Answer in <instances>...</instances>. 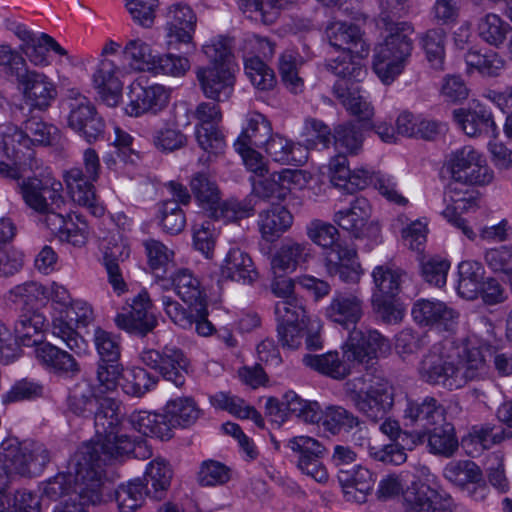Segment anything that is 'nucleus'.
<instances>
[{
    "instance_id": "35",
    "label": "nucleus",
    "mask_w": 512,
    "mask_h": 512,
    "mask_svg": "<svg viewBox=\"0 0 512 512\" xmlns=\"http://www.w3.org/2000/svg\"><path fill=\"white\" fill-rule=\"evenodd\" d=\"M75 354L45 342L35 349L37 360L50 372L57 375L74 376L80 372Z\"/></svg>"
},
{
    "instance_id": "34",
    "label": "nucleus",
    "mask_w": 512,
    "mask_h": 512,
    "mask_svg": "<svg viewBox=\"0 0 512 512\" xmlns=\"http://www.w3.org/2000/svg\"><path fill=\"white\" fill-rule=\"evenodd\" d=\"M338 481L346 501L362 504L371 493L375 479L369 469L357 466L352 470L340 469Z\"/></svg>"
},
{
    "instance_id": "54",
    "label": "nucleus",
    "mask_w": 512,
    "mask_h": 512,
    "mask_svg": "<svg viewBox=\"0 0 512 512\" xmlns=\"http://www.w3.org/2000/svg\"><path fill=\"white\" fill-rule=\"evenodd\" d=\"M322 424L330 433L336 435L341 432H350L352 430L361 432L363 422L351 411L342 406H327L322 410Z\"/></svg>"
},
{
    "instance_id": "61",
    "label": "nucleus",
    "mask_w": 512,
    "mask_h": 512,
    "mask_svg": "<svg viewBox=\"0 0 512 512\" xmlns=\"http://www.w3.org/2000/svg\"><path fill=\"white\" fill-rule=\"evenodd\" d=\"M477 30L483 41L498 48L504 43L512 28L499 15L488 13L479 19Z\"/></svg>"
},
{
    "instance_id": "45",
    "label": "nucleus",
    "mask_w": 512,
    "mask_h": 512,
    "mask_svg": "<svg viewBox=\"0 0 512 512\" xmlns=\"http://www.w3.org/2000/svg\"><path fill=\"white\" fill-rule=\"evenodd\" d=\"M460 353L457 360V375L462 379L461 388L469 381L483 378L487 374L485 355L480 347H456Z\"/></svg>"
},
{
    "instance_id": "6",
    "label": "nucleus",
    "mask_w": 512,
    "mask_h": 512,
    "mask_svg": "<svg viewBox=\"0 0 512 512\" xmlns=\"http://www.w3.org/2000/svg\"><path fill=\"white\" fill-rule=\"evenodd\" d=\"M460 357L453 342L446 340L435 343L423 356L418 366L422 381L441 386L448 390L461 388L462 378L457 375V360Z\"/></svg>"
},
{
    "instance_id": "39",
    "label": "nucleus",
    "mask_w": 512,
    "mask_h": 512,
    "mask_svg": "<svg viewBox=\"0 0 512 512\" xmlns=\"http://www.w3.org/2000/svg\"><path fill=\"white\" fill-rule=\"evenodd\" d=\"M369 183H373L379 193L388 201L398 205H406L408 200L398 193L396 182L390 176L375 175L367 169L351 170V176L343 181V186L351 184L357 189H364Z\"/></svg>"
},
{
    "instance_id": "40",
    "label": "nucleus",
    "mask_w": 512,
    "mask_h": 512,
    "mask_svg": "<svg viewBox=\"0 0 512 512\" xmlns=\"http://www.w3.org/2000/svg\"><path fill=\"white\" fill-rule=\"evenodd\" d=\"M293 222L292 214L280 203H271L259 213L258 225L262 237L269 242L278 239Z\"/></svg>"
},
{
    "instance_id": "15",
    "label": "nucleus",
    "mask_w": 512,
    "mask_h": 512,
    "mask_svg": "<svg viewBox=\"0 0 512 512\" xmlns=\"http://www.w3.org/2000/svg\"><path fill=\"white\" fill-rule=\"evenodd\" d=\"M278 342L283 348L297 349L305 336L306 310L303 302H276Z\"/></svg>"
},
{
    "instance_id": "57",
    "label": "nucleus",
    "mask_w": 512,
    "mask_h": 512,
    "mask_svg": "<svg viewBox=\"0 0 512 512\" xmlns=\"http://www.w3.org/2000/svg\"><path fill=\"white\" fill-rule=\"evenodd\" d=\"M103 397L97 396L88 382L78 383L68 397L69 410L80 417H91L101 404Z\"/></svg>"
},
{
    "instance_id": "16",
    "label": "nucleus",
    "mask_w": 512,
    "mask_h": 512,
    "mask_svg": "<svg viewBox=\"0 0 512 512\" xmlns=\"http://www.w3.org/2000/svg\"><path fill=\"white\" fill-rule=\"evenodd\" d=\"M287 447L295 454L297 468L318 483L328 480V472L322 463L326 448L309 436H295L287 441Z\"/></svg>"
},
{
    "instance_id": "25",
    "label": "nucleus",
    "mask_w": 512,
    "mask_h": 512,
    "mask_svg": "<svg viewBox=\"0 0 512 512\" xmlns=\"http://www.w3.org/2000/svg\"><path fill=\"white\" fill-rule=\"evenodd\" d=\"M200 410L189 397L177 398L166 403L162 413V441L174 436V429L186 428L199 418Z\"/></svg>"
},
{
    "instance_id": "14",
    "label": "nucleus",
    "mask_w": 512,
    "mask_h": 512,
    "mask_svg": "<svg viewBox=\"0 0 512 512\" xmlns=\"http://www.w3.org/2000/svg\"><path fill=\"white\" fill-rule=\"evenodd\" d=\"M194 117L199 121L195 126L197 142L209 154L206 159L200 157L199 161L206 162L210 160V155L216 156L225 146L224 136L218 129L222 113L217 104L201 102L196 107Z\"/></svg>"
},
{
    "instance_id": "28",
    "label": "nucleus",
    "mask_w": 512,
    "mask_h": 512,
    "mask_svg": "<svg viewBox=\"0 0 512 512\" xmlns=\"http://www.w3.org/2000/svg\"><path fill=\"white\" fill-rule=\"evenodd\" d=\"M326 35L331 46L344 52L358 57H364L369 52L359 26L354 23L334 21L326 27Z\"/></svg>"
},
{
    "instance_id": "33",
    "label": "nucleus",
    "mask_w": 512,
    "mask_h": 512,
    "mask_svg": "<svg viewBox=\"0 0 512 512\" xmlns=\"http://www.w3.org/2000/svg\"><path fill=\"white\" fill-rule=\"evenodd\" d=\"M371 217V206L364 197L355 198L349 208L335 212L333 221L354 238L366 236L368 220Z\"/></svg>"
},
{
    "instance_id": "27",
    "label": "nucleus",
    "mask_w": 512,
    "mask_h": 512,
    "mask_svg": "<svg viewBox=\"0 0 512 512\" xmlns=\"http://www.w3.org/2000/svg\"><path fill=\"white\" fill-rule=\"evenodd\" d=\"M125 72V68L121 69L112 60L103 59L93 74L94 87L101 100L109 107L117 106L120 101L123 89L120 76Z\"/></svg>"
},
{
    "instance_id": "9",
    "label": "nucleus",
    "mask_w": 512,
    "mask_h": 512,
    "mask_svg": "<svg viewBox=\"0 0 512 512\" xmlns=\"http://www.w3.org/2000/svg\"><path fill=\"white\" fill-rule=\"evenodd\" d=\"M83 168L73 167L65 172L64 180L72 200L88 211L100 217L104 214L103 206L97 203L94 182L100 176L101 165L98 153L93 148L83 152Z\"/></svg>"
},
{
    "instance_id": "8",
    "label": "nucleus",
    "mask_w": 512,
    "mask_h": 512,
    "mask_svg": "<svg viewBox=\"0 0 512 512\" xmlns=\"http://www.w3.org/2000/svg\"><path fill=\"white\" fill-rule=\"evenodd\" d=\"M3 473H16L21 476H38L50 462V453L43 443L36 441L20 442L15 437L2 441Z\"/></svg>"
},
{
    "instance_id": "4",
    "label": "nucleus",
    "mask_w": 512,
    "mask_h": 512,
    "mask_svg": "<svg viewBox=\"0 0 512 512\" xmlns=\"http://www.w3.org/2000/svg\"><path fill=\"white\" fill-rule=\"evenodd\" d=\"M211 65L197 70V79L204 95L214 101L227 100L233 90L234 77L230 69V41L221 37L203 46Z\"/></svg>"
},
{
    "instance_id": "31",
    "label": "nucleus",
    "mask_w": 512,
    "mask_h": 512,
    "mask_svg": "<svg viewBox=\"0 0 512 512\" xmlns=\"http://www.w3.org/2000/svg\"><path fill=\"white\" fill-rule=\"evenodd\" d=\"M452 114L457 125L470 137L495 133L496 125L492 113L481 103H473L468 109H455Z\"/></svg>"
},
{
    "instance_id": "11",
    "label": "nucleus",
    "mask_w": 512,
    "mask_h": 512,
    "mask_svg": "<svg viewBox=\"0 0 512 512\" xmlns=\"http://www.w3.org/2000/svg\"><path fill=\"white\" fill-rule=\"evenodd\" d=\"M93 342L99 356L96 376L101 392L114 391L123 374L120 338L101 327L94 330Z\"/></svg>"
},
{
    "instance_id": "23",
    "label": "nucleus",
    "mask_w": 512,
    "mask_h": 512,
    "mask_svg": "<svg viewBox=\"0 0 512 512\" xmlns=\"http://www.w3.org/2000/svg\"><path fill=\"white\" fill-rule=\"evenodd\" d=\"M167 264L162 275V289L173 288L176 294L190 306L197 307L207 301L206 293L198 278L186 268L170 271Z\"/></svg>"
},
{
    "instance_id": "12",
    "label": "nucleus",
    "mask_w": 512,
    "mask_h": 512,
    "mask_svg": "<svg viewBox=\"0 0 512 512\" xmlns=\"http://www.w3.org/2000/svg\"><path fill=\"white\" fill-rule=\"evenodd\" d=\"M363 378H355L346 383V394L354 407L373 422L385 418L393 406V389L388 383H376L366 391L357 388V382Z\"/></svg>"
},
{
    "instance_id": "24",
    "label": "nucleus",
    "mask_w": 512,
    "mask_h": 512,
    "mask_svg": "<svg viewBox=\"0 0 512 512\" xmlns=\"http://www.w3.org/2000/svg\"><path fill=\"white\" fill-rule=\"evenodd\" d=\"M326 317L345 329L355 328L363 316V300L356 292L335 291L325 309Z\"/></svg>"
},
{
    "instance_id": "41",
    "label": "nucleus",
    "mask_w": 512,
    "mask_h": 512,
    "mask_svg": "<svg viewBox=\"0 0 512 512\" xmlns=\"http://www.w3.org/2000/svg\"><path fill=\"white\" fill-rule=\"evenodd\" d=\"M58 216L60 223L52 225L50 221L45 227L61 242H67L76 247L85 245L88 239V225L84 218L81 215H75V222L73 217L66 213L65 208Z\"/></svg>"
},
{
    "instance_id": "52",
    "label": "nucleus",
    "mask_w": 512,
    "mask_h": 512,
    "mask_svg": "<svg viewBox=\"0 0 512 512\" xmlns=\"http://www.w3.org/2000/svg\"><path fill=\"white\" fill-rule=\"evenodd\" d=\"M372 277L376 287L374 294H383L387 297H396L408 279L404 270L388 264L376 266L373 269Z\"/></svg>"
},
{
    "instance_id": "43",
    "label": "nucleus",
    "mask_w": 512,
    "mask_h": 512,
    "mask_svg": "<svg viewBox=\"0 0 512 512\" xmlns=\"http://www.w3.org/2000/svg\"><path fill=\"white\" fill-rule=\"evenodd\" d=\"M272 134L269 120L261 113L251 112L247 114L246 126L234 142L235 150H242L246 146L262 148Z\"/></svg>"
},
{
    "instance_id": "30",
    "label": "nucleus",
    "mask_w": 512,
    "mask_h": 512,
    "mask_svg": "<svg viewBox=\"0 0 512 512\" xmlns=\"http://www.w3.org/2000/svg\"><path fill=\"white\" fill-rule=\"evenodd\" d=\"M405 419L422 431L441 424L446 419L445 407L434 397L426 396L421 400H409L404 410Z\"/></svg>"
},
{
    "instance_id": "62",
    "label": "nucleus",
    "mask_w": 512,
    "mask_h": 512,
    "mask_svg": "<svg viewBox=\"0 0 512 512\" xmlns=\"http://www.w3.org/2000/svg\"><path fill=\"white\" fill-rule=\"evenodd\" d=\"M52 333L55 337L61 339L76 356H81L86 352V341L73 327V321L66 317L65 311H61L59 316L53 319Z\"/></svg>"
},
{
    "instance_id": "56",
    "label": "nucleus",
    "mask_w": 512,
    "mask_h": 512,
    "mask_svg": "<svg viewBox=\"0 0 512 512\" xmlns=\"http://www.w3.org/2000/svg\"><path fill=\"white\" fill-rule=\"evenodd\" d=\"M482 474L480 467L471 460H453L443 469V477L462 490L470 483L481 482Z\"/></svg>"
},
{
    "instance_id": "48",
    "label": "nucleus",
    "mask_w": 512,
    "mask_h": 512,
    "mask_svg": "<svg viewBox=\"0 0 512 512\" xmlns=\"http://www.w3.org/2000/svg\"><path fill=\"white\" fill-rule=\"evenodd\" d=\"M266 153L273 161L285 165H300L306 161L307 156L303 155V148L278 133H272L267 143L263 144Z\"/></svg>"
},
{
    "instance_id": "44",
    "label": "nucleus",
    "mask_w": 512,
    "mask_h": 512,
    "mask_svg": "<svg viewBox=\"0 0 512 512\" xmlns=\"http://www.w3.org/2000/svg\"><path fill=\"white\" fill-rule=\"evenodd\" d=\"M0 465V512H41L40 497L29 490H17L13 495L5 493L6 476Z\"/></svg>"
},
{
    "instance_id": "53",
    "label": "nucleus",
    "mask_w": 512,
    "mask_h": 512,
    "mask_svg": "<svg viewBox=\"0 0 512 512\" xmlns=\"http://www.w3.org/2000/svg\"><path fill=\"white\" fill-rule=\"evenodd\" d=\"M189 360L183 351L174 346H165L162 351V378L176 387H182L188 374Z\"/></svg>"
},
{
    "instance_id": "37",
    "label": "nucleus",
    "mask_w": 512,
    "mask_h": 512,
    "mask_svg": "<svg viewBox=\"0 0 512 512\" xmlns=\"http://www.w3.org/2000/svg\"><path fill=\"white\" fill-rule=\"evenodd\" d=\"M222 278L252 283L257 278V271L251 256L239 247H232L226 253L220 267Z\"/></svg>"
},
{
    "instance_id": "50",
    "label": "nucleus",
    "mask_w": 512,
    "mask_h": 512,
    "mask_svg": "<svg viewBox=\"0 0 512 512\" xmlns=\"http://www.w3.org/2000/svg\"><path fill=\"white\" fill-rule=\"evenodd\" d=\"M77 453L74 455L68 472H60L44 481L40 485L42 494L52 501H56L65 495L72 499H78L75 492V476L78 470Z\"/></svg>"
},
{
    "instance_id": "29",
    "label": "nucleus",
    "mask_w": 512,
    "mask_h": 512,
    "mask_svg": "<svg viewBox=\"0 0 512 512\" xmlns=\"http://www.w3.org/2000/svg\"><path fill=\"white\" fill-rule=\"evenodd\" d=\"M167 35L169 44L189 46L193 43V34L196 26V15L192 9L185 4L176 3L167 12Z\"/></svg>"
},
{
    "instance_id": "10",
    "label": "nucleus",
    "mask_w": 512,
    "mask_h": 512,
    "mask_svg": "<svg viewBox=\"0 0 512 512\" xmlns=\"http://www.w3.org/2000/svg\"><path fill=\"white\" fill-rule=\"evenodd\" d=\"M190 187L199 204L209 211L210 216L215 220L232 222L253 214L254 205L251 203V199L242 201L231 199L220 202L216 183L205 173H196L190 181Z\"/></svg>"
},
{
    "instance_id": "46",
    "label": "nucleus",
    "mask_w": 512,
    "mask_h": 512,
    "mask_svg": "<svg viewBox=\"0 0 512 512\" xmlns=\"http://www.w3.org/2000/svg\"><path fill=\"white\" fill-rule=\"evenodd\" d=\"M46 325V318L37 311H30L21 314L14 325L15 340L19 347L35 346L42 344V331Z\"/></svg>"
},
{
    "instance_id": "21",
    "label": "nucleus",
    "mask_w": 512,
    "mask_h": 512,
    "mask_svg": "<svg viewBox=\"0 0 512 512\" xmlns=\"http://www.w3.org/2000/svg\"><path fill=\"white\" fill-rule=\"evenodd\" d=\"M18 73L17 82L30 109L46 110L57 95L54 84L43 73L29 70Z\"/></svg>"
},
{
    "instance_id": "32",
    "label": "nucleus",
    "mask_w": 512,
    "mask_h": 512,
    "mask_svg": "<svg viewBox=\"0 0 512 512\" xmlns=\"http://www.w3.org/2000/svg\"><path fill=\"white\" fill-rule=\"evenodd\" d=\"M167 189L173 200L162 203V227L173 235L180 233L185 227L186 218L179 204H188L191 196L185 186L174 181L167 184Z\"/></svg>"
},
{
    "instance_id": "64",
    "label": "nucleus",
    "mask_w": 512,
    "mask_h": 512,
    "mask_svg": "<svg viewBox=\"0 0 512 512\" xmlns=\"http://www.w3.org/2000/svg\"><path fill=\"white\" fill-rule=\"evenodd\" d=\"M446 32L443 28L426 31L420 37V43L425 51L430 66L435 70H443L445 58Z\"/></svg>"
},
{
    "instance_id": "49",
    "label": "nucleus",
    "mask_w": 512,
    "mask_h": 512,
    "mask_svg": "<svg viewBox=\"0 0 512 512\" xmlns=\"http://www.w3.org/2000/svg\"><path fill=\"white\" fill-rule=\"evenodd\" d=\"M130 255V248L124 242L113 243L106 247L103 263L107 271L109 283L113 290L122 294L127 291V285L123 279L120 262H124Z\"/></svg>"
},
{
    "instance_id": "19",
    "label": "nucleus",
    "mask_w": 512,
    "mask_h": 512,
    "mask_svg": "<svg viewBox=\"0 0 512 512\" xmlns=\"http://www.w3.org/2000/svg\"><path fill=\"white\" fill-rule=\"evenodd\" d=\"M67 122L89 144L104 138L105 122L88 98H79L73 103Z\"/></svg>"
},
{
    "instance_id": "63",
    "label": "nucleus",
    "mask_w": 512,
    "mask_h": 512,
    "mask_svg": "<svg viewBox=\"0 0 512 512\" xmlns=\"http://www.w3.org/2000/svg\"><path fill=\"white\" fill-rule=\"evenodd\" d=\"M303 64L302 56L295 50H286L279 58V73L286 88L294 94L303 89V80L298 69Z\"/></svg>"
},
{
    "instance_id": "60",
    "label": "nucleus",
    "mask_w": 512,
    "mask_h": 512,
    "mask_svg": "<svg viewBox=\"0 0 512 512\" xmlns=\"http://www.w3.org/2000/svg\"><path fill=\"white\" fill-rule=\"evenodd\" d=\"M166 48V53L162 55V74L173 77L184 76L190 68L187 55L195 49V45L193 43H189V46L170 45L169 39H166Z\"/></svg>"
},
{
    "instance_id": "26",
    "label": "nucleus",
    "mask_w": 512,
    "mask_h": 512,
    "mask_svg": "<svg viewBox=\"0 0 512 512\" xmlns=\"http://www.w3.org/2000/svg\"><path fill=\"white\" fill-rule=\"evenodd\" d=\"M406 512H457L450 497L443 498L437 490L424 483H412L404 494Z\"/></svg>"
},
{
    "instance_id": "38",
    "label": "nucleus",
    "mask_w": 512,
    "mask_h": 512,
    "mask_svg": "<svg viewBox=\"0 0 512 512\" xmlns=\"http://www.w3.org/2000/svg\"><path fill=\"white\" fill-rule=\"evenodd\" d=\"M159 95L160 86L157 83L149 85L148 78L141 76L137 82L133 83L130 87V101L125 108L126 113L134 117H138L150 111L156 114L157 110L154 108L157 105Z\"/></svg>"
},
{
    "instance_id": "18",
    "label": "nucleus",
    "mask_w": 512,
    "mask_h": 512,
    "mask_svg": "<svg viewBox=\"0 0 512 512\" xmlns=\"http://www.w3.org/2000/svg\"><path fill=\"white\" fill-rule=\"evenodd\" d=\"M129 306L130 310L127 313H120L115 317L117 327L130 334L145 337L158 324L147 291L142 290L133 297Z\"/></svg>"
},
{
    "instance_id": "36",
    "label": "nucleus",
    "mask_w": 512,
    "mask_h": 512,
    "mask_svg": "<svg viewBox=\"0 0 512 512\" xmlns=\"http://www.w3.org/2000/svg\"><path fill=\"white\" fill-rule=\"evenodd\" d=\"M122 54L128 61V66L135 72H148L157 76L160 68V56L150 44L140 38L126 42Z\"/></svg>"
},
{
    "instance_id": "47",
    "label": "nucleus",
    "mask_w": 512,
    "mask_h": 512,
    "mask_svg": "<svg viewBox=\"0 0 512 512\" xmlns=\"http://www.w3.org/2000/svg\"><path fill=\"white\" fill-rule=\"evenodd\" d=\"M506 438L505 430L492 424L475 425L468 436L462 439V446L466 452L474 457L482 450L490 449Z\"/></svg>"
},
{
    "instance_id": "17",
    "label": "nucleus",
    "mask_w": 512,
    "mask_h": 512,
    "mask_svg": "<svg viewBox=\"0 0 512 512\" xmlns=\"http://www.w3.org/2000/svg\"><path fill=\"white\" fill-rule=\"evenodd\" d=\"M305 183L306 174L301 170L284 169L281 172L272 173L253 185V196L250 198L253 208L258 204L257 201L253 203L254 198L270 204L275 203L274 200L282 201L294 187H302Z\"/></svg>"
},
{
    "instance_id": "1",
    "label": "nucleus",
    "mask_w": 512,
    "mask_h": 512,
    "mask_svg": "<svg viewBox=\"0 0 512 512\" xmlns=\"http://www.w3.org/2000/svg\"><path fill=\"white\" fill-rule=\"evenodd\" d=\"M94 416L95 437L77 451V466L98 472L103 478L104 466L133 454L135 458L151 456L146 441H136L120 434L122 417L117 401L103 397Z\"/></svg>"
},
{
    "instance_id": "42",
    "label": "nucleus",
    "mask_w": 512,
    "mask_h": 512,
    "mask_svg": "<svg viewBox=\"0 0 512 512\" xmlns=\"http://www.w3.org/2000/svg\"><path fill=\"white\" fill-rule=\"evenodd\" d=\"M426 442L428 452L432 455L444 458L453 457L459 449V441L456 436L455 427L446 419L427 431Z\"/></svg>"
},
{
    "instance_id": "13",
    "label": "nucleus",
    "mask_w": 512,
    "mask_h": 512,
    "mask_svg": "<svg viewBox=\"0 0 512 512\" xmlns=\"http://www.w3.org/2000/svg\"><path fill=\"white\" fill-rule=\"evenodd\" d=\"M160 490V460L151 461L142 478L121 484L115 491V500L121 512H134L144 502L146 496L158 499Z\"/></svg>"
},
{
    "instance_id": "22",
    "label": "nucleus",
    "mask_w": 512,
    "mask_h": 512,
    "mask_svg": "<svg viewBox=\"0 0 512 512\" xmlns=\"http://www.w3.org/2000/svg\"><path fill=\"white\" fill-rule=\"evenodd\" d=\"M412 317L422 326L434 327L440 331H453L459 314L439 300L419 299L412 307Z\"/></svg>"
},
{
    "instance_id": "5",
    "label": "nucleus",
    "mask_w": 512,
    "mask_h": 512,
    "mask_svg": "<svg viewBox=\"0 0 512 512\" xmlns=\"http://www.w3.org/2000/svg\"><path fill=\"white\" fill-rule=\"evenodd\" d=\"M17 187L26 206L39 216L44 226L50 221L52 225L60 223L58 214L66 207L60 181L48 176L29 177L18 182Z\"/></svg>"
},
{
    "instance_id": "3",
    "label": "nucleus",
    "mask_w": 512,
    "mask_h": 512,
    "mask_svg": "<svg viewBox=\"0 0 512 512\" xmlns=\"http://www.w3.org/2000/svg\"><path fill=\"white\" fill-rule=\"evenodd\" d=\"M308 237L323 248V262L329 276H338L344 283H357L362 274L357 252L339 241V232L331 223L314 220Z\"/></svg>"
},
{
    "instance_id": "58",
    "label": "nucleus",
    "mask_w": 512,
    "mask_h": 512,
    "mask_svg": "<svg viewBox=\"0 0 512 512\" xmlns=\"http://www.w3.org/2000/svg\"><path fill=\"white\" fill-rule=\"evenodd\" d=\"M333 144L338 152L357 155L363 147L364 135L361 127L354 122L338 124L333 129Z\"/></svg>"
},
{
    "instance_id": "2",
    "label": "nucleus",
    "mask_w": 512,
    "mask_h": 512,
    "mask_svg": "<svg viewBox=\"0 0 512 512\" xmlns=\"http://www.w3.org/2000/svg\"><path fill=\"white\" fill-rule=\"evenodd\" d=\"M342 357L338 351H329L319 355H305L303 363L318 373L334 380H343L349 376L355 366L371 368L379 355L390 350L389 341L376 330L352 329L342 346Z\"/></svg>"
},
{
    "instance_id": "51",
    "label": "nucleus",
    "mask_w": 512,
    "mask_h": 512,
    "mask_svg": "<svg viewBox=\"0 0 512 512\" xmlns=\"http://www.w3.org/2000/svg\"><path fill=\"white\" fill-rule=\"evenodd\" d=\"M483 266L472 260H465L458 265V294L467 300H474L479 296L483 284Z\"/></svg>"
},
{
    "instance_id": "59",
    "label": "nucleus",
    "mask_w": 512,
    "mask_h": 512,
    "mask_svg": "<svg viewBox=\"0 0 512 512\" xmlns=\"http://www.w3.org/2000/svg\"><path fill=\"white\" fill-rule=\"evenodd\" d=\"M308 255V245L303 243L288 242L283 244L271 259V268L274 274L294 271L296 267L305 261Z\"/></svg>"
},
{
    "instance_id": "20",
    "label": "nucleus",
    "mask_w": 512,
    "mask_h": 512,
    "mask_svg": "<svg viewBox=\"0 0 512 512\" xmlns=\"http://www.w3.org/2000/svg\"><path fill=\"white\" fill-rule=\"evenodd\" d=\"M102 477L95 471L78 468L75 476V492L79 499L69 498L55 507L53 512H86L85 507L96 505L102 499Z\"/></svg>"
},
{
    "instance_id": "55",
    "label": "nucleus",
    "mask_w": 512,
    "mask_h": 512,
    "mask_svg": "<svg viewBox=\"0 0 512 512\" xmlns=\"http://www.w3.org/2000/svg\"><path fill=\"white\" fill-rule=\"evenodd\" d=\"M326 71L337 76L343 85L349 86V82H360L366 76V68L354 60L352 54L344 52L343 55L327 60L324 64Z\"/></svg>"
},
{
    "instance_id": "7",
    "label": "nucleus",
    "mask_w": 512,
    "mask_h": 512,
    "mask_svg": "<svg viewBox=\"0 0 512 512\" xmlns=\"http://www.w3.org/2000/svg\"><path fill=\"white\" fill-rule=\"evenodd\" d=\"M59 130L43 120L41 115L30 109L19 127H8L0 141V149L8 158H18L21 148L34 145H52L58 138Z\"/></svg>"
}]
</instances>
